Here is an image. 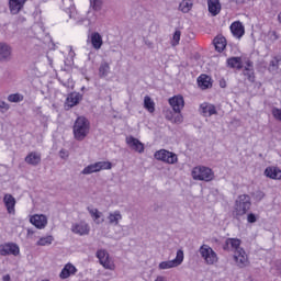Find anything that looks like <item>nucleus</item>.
<instances>
[{
    "label": "nucleus",
    "mask_w": 281,
    "mask_h": 281,
    "mask_svg": "<svg viewBox=\"0 0 281 281\" xmlns=\"http://www.w3.org/2000/svg\"><path fill=\"white\" fill-rule=\"evenodd\" d=\"M201 113L204 117H212V115H217L216 105L212 103L204 102L200 105Z\"/></svg>",
    "instance_id": "4468645a"
},
{
    "label": "nucleus",
    "mask_w": 281,
    "mask_h": 281,
    "mask_svg": "<svg viewBox=\"0 0 281 281\" xmlns=\"http://www.w3.org/2000/svg\"><path fill=\"white\" fill-rule=\"evenodd\" d=\"M8 100L9 102H23V95L20 93L10 94Z\"/></svg>",
    "instance_id": "c9c22d12"
},
{
    "label": "nucleus",
    "mask_w": 281,
    "mask_h": 281,
    "mask_svg": "<svg viewBox=\"0 0 281 281\" xmlns=\"http://www.w3.org/2000/svg\"><path fill=\"white\" fill-rule=\"evenodd\" d=\"M192 179L194 181H213L214 180V171L205 166H196L191 171Z\"/></svg>",
    "instance_id": "20e7f679"
},
{
    "label": "nucleus",
    "mask_w": 281,
    "mask_h": 281,
    "mask_svg": "<svg viewBox=\"0 0 281 281\" xmlns=\"http://www.w3.org/2000/svg\"><path fill=\"white\" fill-rule=\"evenodd\" d=\"M249 210H251V198L247 194L239 195L233 207V218L240 221V217L245 216Z\"/></svg>",
    "instance_id": "f03ea898"
},
{
    "label": "nucleus",
    "mask_w": 281,
    "mask_h": 281,
    "mask_svg": "<svg viewBox=\"0 0 281 281\" xmlns=\"http://www.w3.org/2000/svg\"><path fill=\"white\" fill-rule=\"evenodd\" d=\"M270 67L272 69H278L280 67V57H273V59L270 61Z\"/></svg>",
    "instance_id": "58836bf2"
},
{
    "label": "nucleus",
    "mask_w": 281,
    "mask_h": 281,
    "mask_svg": "<svg viewBox=\"0 0 281 281\" xmlns=\"http://www.w3.org/2000/svg\"><path fill=\"white\" fill-rule=\"evenodd\" d=\"M168 102L175 113H181V111H183V106H186V100L181 94L169 98Z\"/></svg>",
    "instance_id": "1a4fd4ad"
},
{
    "label": "nucleus",
    "mask_w": 281,
    "mask_h": 281,
    "mask_svg": "<svg viewBox=\"0 0 281 281\" xmlns=\"http://www.w3.org/2000/svg\"><path fill=\"white\" fill-rule=\"evenodd\" d=\"M227 65L231 69H243V58L231 57L227 59Z\"/></svg>",
    "instance_id": "bb28decb"
},
{
    "label": "nucleus",
    "mask_w": 281,
    "mask_h": 281,
    "mask_svg": "<svg viewBox=\"0 0 281 281\" xmlns=\"http://www.w3.org/2000/svg\"><path fill=\"white\" fill-rule=\"evenodd\" d=\"M3 203L7 207L8 214H14L15 210L14 207L16 206V199L10 193L4 194L3 196Z\"/></svg>",
    "instance_id": "f3484780"
},
{
    "label": "nucleus",
    "mask_w": 281,
    "mask_h": 281,
    "mask_svg": "<svg viewBox=\"0 0 281 281\" xmlns=\"http://www.w3.org/2000/svg\"><path fill=\"white\" fill-rule=\"evenodd\" d=\"M54 243V236L52 235H48V236H45V237H41L36 245L37 247H47L49 245H52Z\"/></svg>",
    "instance_id": "7c9ffc66"
},
{
    "label": "nucleus",
    "mask_w": 281,
    "mask_h": 281,
    "mask_svg": "<svg viewBox=\"0 0 281 281\" xmlns=\"http://www.w3.org/2000/svg\"><path fill=\"white\" fill-rule=\"evenodd\" d=\"M90 212L91 217L93 218V221H98V218H100L101 213L98 212V209H88Z\"/></svg>",
    "instance_id": "ea45409f"
},
{
    "label": "nucleus",
    "mask_w": 281,
    "mask_h": 281,
    "mask_svg": "<svg viewBox=\"0 0 281 281\" xmlns=\"http://www.w3.org/2000/svg\"><path fill=\"white\" fill-rule=\"evenodd\" d=\"M244 76L247 77L249 82H256V75L254 74V69L252 70H244Z\"/></svg>",
    "instance_id": "e433bc0d"
},
{
    "label": "nucleus",
    "mask_w": 281,
    "mask_h": 281,
    "mask_svg": "<svg viewBox=\"0 0 281 281\" xmlns=\"http://www.w3.org/2000/svg\"><path fill=\"white\" fill-rule=\"evenodd\" d=\"M97 165L99 172L100 170H111V168H113V164H111V161H98Z\"/></svg>",
    "instance_id": "72a5a7b5"
},
{
    "label": "nucleus",
    "mask_w": 281,
    "mask_h": 281,
    "mask_svg": "<svg viewBox=\"0 0 281 281\" xmlns=\"http://www.w3.org/2000/svg\"><path fill=\"white\" fill-rule=\"evenodd\" d=\"M59 155H60L61 159H67V157H69V151L65 150V149H61L59 151Z\"/></svg>",
    "instance_id": "49530a36"
},
{
    "label": "nucleus",
    "mask_w": 281,
    "mask_h": 281,
    "mask_svg": "<svg viewBox=\"0 0 281 281\" xmlns=\"http://www.w3.org/2000/svg\"><path fill=\"white\" fill-rule=\"evenodd\" d=\"M144 109H146L148 113H155V101L148 95L144 98Z\"/></svg>",
    "instance_id": "2f4dec72"
},
{
    "label": "nucleus",
    "mask_w": 281,
    "mask_h": 281,
    "mask_svg": "<svg viewBox=\"0 0 281 281\" xmlns=\"http://www.w3.org/2000/svg\"><path fill=\"white\" fill-rule=\"evenodd\" d=\"M8 109H10V105L5 102H0V111H8Z\"/></svg>",
    "instance_id": "a18cd8bd"
},
{
    "label": "nucleus",
    "mask_w": 281,
    "mask_h": 281,
    "mask_svg": "<svg viewBox=\"0 0 281 281\" xmlns=\"http://www.w3.org/2000/svg\"><path fill=\"white\" fill-rule=\"evenodd\" d=\"M12 56V48L8 44L0 43V60H8Z\"/></svg>",
    "instance_id": "a878e982"
},
{
    "label": "nucleus",
    "mask_w": 281,
    "mask_h": 281,
    "mask_svg": "<svg viewBox=\"0 0 281 281\" xmlns=\"http://www.w3.org/2000/svg\"><path fill=\"white\" fill-rule=\"evenodd\" d=\"M209 12L212 16H218L221 14V0H207Z\"/></svg>",
    "instance_id": "412c9836"
},
{
    "label": "nucleus",
    "mask_w": 281,
    "mask_h": 281,
    "mask_svg": "<svg viewBox=\"0 0 281 281\" xmlns=\"http://www.w3.org/2000/svg\"><path fill=\"white\" fill-rule=\"evenodd\" d=\"M172 38V45H177L181 41V31H176Z\"/></svg>",
    "instance_id": "a19ab883"
},
{
    "label": "nucleus",
    "mask_w": 281,
    "mask_h": 281,
    "mask_svg": "<svg viewBox=\"0 0 281 281\" xmlns=\"http://www.w3.org/2000/svg\"><path fill=\"white\" fill-rule=\"evenodd\" d=\"M126 144L127 146H130V148H132L133 150H135V153H144V145L143 143H140L139 139L133 137V136H128L126 137Z\"/></svg>",
    "instance_id": "dca6fc26"
},
{
    "label": "nucleus",
    "mask_w": 281,
    "mask_h": 281,
    "mask_svg": "<svg viewBox=\"0 0 281 281\" xmlns=\"http://www.w3.org/2000/svg\"><path fill=\"white\" fill-rule=\"evenodd\" d=\"M80 100H82L80 93L72 92L67 97L66 103L71 109L74 106H77V104H80Z\"/></svg>",
    "instance_id": "393cba45"
},
{
    "label": "nucleus",
    "mask_w": 281,
    "mask_h": 281,
    "mask_svg": "<svg viewBox=\"0 0 281 281\" xmlns=\"http://www.w3.org/2000/svg\"><path fill=\"white\" fill-rule=\"evenodd\" d=\"M111 74V65L106 61L101 63L99 67V76L100 78H106Z\"/></svg>",
    "instance_id": "c85d7f7f"
},
{
    "label": "nucleus",
    "mask_w": 281,
    "mask_h": 281,
    "mask_svg": "<svg viewBox=\"0 0 281 281\" xmlns=\"http://www.w3.org/2000/svg\"><path fill=\"white\" fill-rule=\"evenodd\" d=\"M21 248L16 243H4L0 244V256H19Z\"/></svg>",
    "instance_id": "6e6552de"
},
{
    "label": "nucleus",
    "mask_w": 281,
    "mask_h": 281,
    "mask_svg": "<svg viewBox=\"0 0 281 281\" xmlns=\"http://www.w3.org/2000/svg\"><path fill=\"white\" fill-rule=\"evenodd\" d=\"M244 70H245V71L254 70V61L247 60Z\"/></svg>",
    "instance_id": "c03bdc74"
},
{
    "label": "nucleus",
    "mask_w": 281,
    "mask_h": 281,
    "mask_svg": "<svg viewBox=\"0 0 281 281\" xmlns=\"http://www.w3.org/2000/svg\"><path fill=\"white\" fill-rule=\"evenodd\" d=\"M108 220L110 225H120V221H122V213H120V211H114L109 214Z\"/></svg>",
    "instance_id": "cd10ccee"
},
{
    "label": "nucleus",
    "mask_w": 281,
    "mask_h": 281,
    "mask_svg": "<svg viewBox=\"0 0 281 281\" xmlns=\"http://www.w3.org/2000/svg\"><path fill=\"white\" fill-rule=\"evenodd\" d=\"M90 5L95 12L102 10V0H90Z\"/></svg>",
    "instance_id": "f704fd0d"
},
{
    "label": "nucleus",
    "mask_w": 281,
    "mask_h": 281,
    "mask_svg": "<svg viewBox=\"0 0 281 281\" xmlns=\"http://www.w3.org/2000/svg\"><path fill=\"white\" fill-rule=\"evenodd\" d=\"M276 269L281 273V261L276 262Z\"/></svg>",
    "instance_id": "09e8293b"
},
{
    "label": "nucleus",
    "mask_w": 281,
    "mask_h": 281,
    "mask_svg": "<svg viewBox=\"0 0 281 281\" xmlns=\"http://www.w3.org/2000/svg\"><path fill=\"white\" fill-rule=\"evenodd\" d=\"M10 274H5L2 277V281H10Z\"/></svg>",
    "instance_id": "8fccbe9b"
},
{
    "label": "nucleus",
    "mask_w": 281,
    "mask_h": 281,
    "mask_svg": "<svg viewBox=\"0 0 281 281\" xmlns=\"http://www.w3.org/2000/svg\"><path fill=\"white\" fill-rule=\"evenodd\" d=\"M27 0H9V10L11 14H19L22 8L25 7Z\"/></svg>",
    "instance_id": "2eb2a0df"
},
{
    "label": "nucleus",
    "mask_w": 281,
    "mask_h": 281,
    "mask_svg": "<svg viewBox=\"0 0 281 281\" xmlns=\"http://www.w3.org/2000/svg\"><path fill=\"white\" fill-rule=\"evenodd\" d=\"M214 85V81L212 80V77L202 74L198 77V87L202 90L205 91L207 89H212Z\"/></svg>",
    "instance_id": "f8f14e48"
},
{
    "label": "nucleus",
    "mask_w": 281,
    "mask_h": 281,
    "mask_svg": "<svg viewBox=\"0 0 281 281\" xmlns=\"http://www.w3.org/2000/svg\"><path fill=\"white\" fill-rule=\"evenodd\" d=\"M77 272H78V269H76V266L71 263H66L61 272L59 273V278L61 280H67V278H71V276H76Z\"/></svg>",
    "instance_id": "a211bd4d"
},
{
    "label": "nucleus",
    "mask_w": 281,
    "mask_h": 281,
    "mask_svg": "<svg viewBox=\"0 0 281 281\" xmlns=\"http://www.w3.org/2000/svg\"><path fill=\"white\" fill-rule=\"evenodd\" d=\"M97 258L100 261V265L104 269H109L110 271H115V263L113 262V259L109 256V252L104 249H100L97 251Z\"/></svg>",
    "instance_id": "0eeeda50"
},
{
    "label": "nucleus",
    "mask_w": 281,
    "mask_h": 281,
    "mask_svg": "<svg viewBox=\"0 0 281 281\" xmlns=\"http://www.w3.org/2000/svg\"><path fill=\"white\" fill-rule=\"evenodd\" d=\"M29 166H38L41 164V154L36 151H31L24 159Z\"/></svg>",
    "instance_id": "b1692460"
},
{
    "label": "nucleus",
    "mask_w": 281,
    "mask_h": 281,
    "mask_svg": "<svg viewBox=\"0 0 281 281\" xmlns=\"http://www.w3.org/2000/svg\"><path fill=\"white\" fill-rule=\"evenodd\" d=\"M192 5H194L192 0H182L179 4V10L184 14H188V12L192 10Z\"/></svg>",
    "instance_id": "c756f323"
},
{
    "label": "nucleus",
    "mask_w": 281,
    "mask_h": 281,
    "mask_svg": "<svg viewBox=\"0 0 281 281\" xmlns=\"http://www.w3.org/2000/svg\"><path fill=\"white\" fill-rule=\"evenodd\" d=\"M30 223H32V225H34V227L37 229H45V227H47V216L43 214H35L31 216Z\"/></svg>",
    "instance_id": "ddd939ff"
},
{
    "label": "nucleus",
    "mask_w": 281,
    "mask_h": 281,
    "mask_svg": "<svg viewBox=\"0 0 281 281\" xmlns=\"http://www.w3.org/2000/svg\"><path fill=\"white\" fill-rule=\"evenodd\" d=\"M243 240L238 238H227L223 245L224 251H234V260L240 269L249 266V257L245 251V248L240 247Z\"/></svg>",
    "instance_id": "f257e3e1"
},
{
    "label": "nucleus",
    "mask_w": 281,
    "mask_h": 281,
    "mask_svg": "<svg viewBox=\"0 0 281 281\" xmlns=\"http://www.w3.org/2000/svg\"><path fill=\"white\" fill-rule=\"evenodd\" d=\"M220 87H221V89H225V87H227V81L225 79H221Z\"/></svg>",
    "instance_id": "de8ad7c7"
},
{
    "label": "nucleus",
    "mask_w": 281,
    "mask_h": 281,
    "mask_svg": "<svg viewBox=\"0 0 281 281\" xmlns=\"http://www.w3.org/2000/svg\"><path fill=\"white\" fill-rule=\"evenodd\" d=\"M155 159H157L158 161H164L165 164H177V161H179V157L177 156V154L169 151L167 149H160L157 150L154 154Z\"/></svg>",
    "instance_id": "39448f33"
},
{
    "label": "nucleus",
    "mask_w": 281,
    "mask_h": 281,
    "mask_svg": "<svg viewBox=\"0 0 281 281\" xmlns=\"http://www.w3.org/2000/svg\"><path fill=\"white\" fill-rule=\"evenodd\" d=\"M271 113H272V117H274V120H278V122H281V109L272 108Z\"/></svg>",
    "instance_id": "4c0bfd02"
},
{
    "label": "nucleus",
    "mask_w": 281,
    "mask_h": 281,
    "mask_svg": "<svg viewBox=\"0 0 281 281\" xmlns=\"http://www.w3.org/2000/svg\"><path fill=\"white\" fill-rule=\"evenodd\" d=\"M183 262V250H178L175 259L169 261H162L159 263V269H172L179 267Z\"/></svg>",
    "instance_id": "9d476101"
},
{
    "label": "nucleus",
    "mask_w": 281,
    "mask_h": 281,
    "mask_svg": "<svg viewBox=\"0 0 281 281\" xmlns=\"http://www.w3.org/2000/svg\"><path fill=\"white\" fill-rule=\"evenodd\" d=\"M71 229L74 234H79V236H87V234L90 232L89 224L85 222L72 225Z\"/></svg>",
    "instance_id": "4be33fe9"
},
{
    "label": "nucleus",
    "mask_w": 281,
    "mask_h": 281,
    "mask_svg": "<svg viewBox=\"0 0 281 281\" xmlns=\"http://www.w3.org/2000/svg\"><path fill=\"white\" fill-rule=\"evenodd\" d=\"M90 43L93 49H102V45H104V41L102 40V35L99 32H92L90 34Z\"/></svg>",
    "instance_id": "aec40b11"
},
{
    "label": "nucleus",
    "mask_w": 281,
    "mask_h": 281,
    "mask_svg": "<svg viewBox=\"0 0 281 281\" xmlns=\"http://www.w3.org/2000/svg\"><path fill=\"white\" fill-rule=\"evenodd\" d=\"M265 176L268 179L281 180V169L278 167H267L265 169Z\"/></svg>",
    "instance_id": "5701e85b"
},
{
    "label": "nucleus",
    "mask_w": 281,
    "mask_h": 281,
    "mask_svg": "<svg viewBox=\"0 0 281 281\" xmlns=\"http://www.w3.org/2000/svg\"><path fill=\"white\" fill-rule=\"evenodd\" d=\"M256 221H258V217L256 216V214L249 213V214L247 215V222H248V223H256Z\"/></svg>",
    "instance_id": "37998d69"
},
{
    "label": "nucleus",
    "mask_w": 281,
    "mask_h": 281,
    "mask_svg": "<svg viewBox=\"0 0 281 281\" xmlns=\"http://www.w3.org/2000/svg\"><path fill=\"white\" fill-rule=\"evenodd\" d=\"M213 45L215 50H217L218 54H222V52H225V48L227 47V38L223 35H217L213 40Z\"/></svg>",
    "instance_id": "6ab92c4d"
},
{
    "label": "nucleus",
    "mask_w": 281,
    "mask_h": 281,
    "mask_svg": "<svg viewBox=\"0 0 281 281\" xmlns=\"http://www.w3.org/2000/svg\"><path fill=\"white\" fill-rule=\"evenodd\" d=\"M90 130L91 123L89 120L85 116H78L72 127L75 139H77V142H82V139L89 135Z\"/></svg>",
    "instance_id": "7ed1b4c3"
},
{
    "label": "nucleus",
    "mask_w": 281,
    "mask_h": 281,
    "mask_svg": "<svg viewBox=\"0 0 281 281\" xmlns=\"http://www.w3.org/2000/svg\"><path fill=\"white\" fill-rule=\"evenodd\" d=\"M200 254L202 258L205 260L206 265H214L215 262H218V256L212 249V247L207 245H202L200 247Z\"/></svg>",
    "instance_id": "423d86ee"
},
{
    "label": "nucleus",
    "mask_w": 281,
    "mask_h": 281,
    "mask_svg": "<svg viewBox=\"0 0 281 281\" xmlns=\"http://www.w3.org/2000/svg\"><path fill=\"white\" fill-rule=\"evenodd\" d=\"M93 172H100L98 169V162L85 167L81 175H93Z\"/></svg>",
    "instance_id": "473e14b6"
},
{
    "label": "nucleus",
    "mask_w": 281,
    "mask_h": 281,
    "mask_svg": "<svg viewBox=\"0 0 281 281\" xmlns=\"http://www.w3.org/2000/svg\"><path fill=\"white\" fill-rule=\"evenodd\" d=\"M229 30L234 36V38L240 40L245 36V25H243V22L235 21L231 24Z\"/></svg>",
    "instance_id": "9b49d317"
},
{
    "label": "nucleus",
    "mask_w": 281,
    "mask_h": 281,
    "mask_svg": "<svg viewBox=\"0 0 281 281\" xmlns=\"http://www.w3.org/2000/svg\"><path fill=\"white\" fill-rule=\"evenodd\" d=\"M173 124H181L183 122V115L181 113H178L173 120H172Z\"/></svg>",
    "instance_id": "79ce46f5"
}]
</instances>
